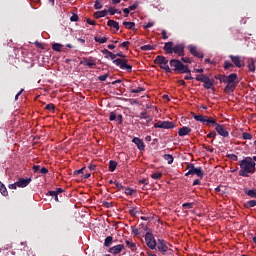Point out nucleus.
Here are the masks:
<instances>
[{
	"mask_svg": "<svg viewBox=\"0 0 256 256\" xmlns=\"http://www.w3.org/2000/svg\"><path fill=\"white\" fill-rule=\"evenodd\" d=\"M106 11H107V13H109L110 15H114V14H116V13H118L119 15L122 14L121 11H119L118 9H114V8H109V9L106 10Z\"/></svg>",
	"mask_w": 256,
	"mask_h": 256,
	"instance_id": "c03bdc74",
	"label": "nucleus"
},
{
	"mask_svg": "<svg viewBox=\"0 0 256 256\" xmlns=\"http://www.w3.org/2000/svg\"><path fill=\"white\" fill-rule=\"evenodd\" d=\"M101 52L103 55H105V58H109L110 53H112L111 51H109L107 49H103Z\"/></svg>",
	"mask_w": 256,
	"mask_h": 256,
	"instance_id": "052dcab7",
	"label": "nucleus"
},
{
	"mask_svg": "<svg viewBox=\"0 0 256 256\" xmlns=\"http://www.w3.org/2000/svg\"><path fill=\"white\" fill-rule=\"evenodd\" d=\"M116 57H117V54H114L112 52L109 53V58L112 60V63H114L116 66H118L122 70H127L128 72H132V66L127 64L128 60L124 58L116 59Z\"/></svg>",
	"mask_w": 256,
	"mask_h": 256,
	"instance_id": "7ed1b4c3",
	"label": "nucleus"
},
{
	"mask_svg": "<svg viewBox=\"0 0 256 256\" xmlns=\"http://www.w3.org/2000/svg\"><path fill=\"white\" fill-rule=\"evenodd\" d=\"M79 20V16L77 14H72V17H70V21L77 22Z\"/></svg>",
	"mask_w": 256,
	"mask_h": 256,
	"instance_id": "e2e57ef3",
	"label": "nucleus"
},
{
	"mask_svg": "<svg viewBox=\"0 0 256 256\" xmlns=\"http://www.w3.org/2000/svg\"><path fill=\"white\" fill-rule=\"evenodd\" d=\"M229 58L231 60V62L237 67V68H241L242 66H244V60H242L241 56H234V55H229Z\"/></svg>",
	"mask_w": 256,
	"mask_h": 256,
	"instance_id": "9b49d317",
	"label": "nucleus"
},
{
	"mask_svg": "<svg viewBox=\"0 0 256 256\" xmlns=\"http://www.w3.org/2000/svg\"><path fill=\"white\" fill-rule=\"evenodd\" d=\"M94 41L97 43L103 44L108 41V38L107 37L100 38L98 36H94Z\"/></svg>",
	"mask_w": 256,
	"mask_h": 256,
	"instance_id": "473e14b6",
	"label": "nucleus"
},
{
	"mask_svg": "<svg viewBox=\"0 0 256 256\" xmlns=\"http://www.w3.org/2000/svg\"><path fill=\"white\" fill-rule=\"evenodd\" d=\"M145 243H146V246L150 250H155L156 249L157 242H156V239H155L153 233H151V232H146L145 233Z\"/></svg>",
	"mask_w": 256,
	"mask_h": 256,
	"instance_id": "0eeeda50",
	"label": "nucleus"
},
{
	"mask_svg": "<svg viewBox=\"0 0 256 256\" xmlns=\"http://www.w3.org/2000/svg\"><path fill=\"white\" fill-rule=\"evenodd\" d=\"M48 195H50V197H54V200H56V202H61L57 191H48Z\"/></svg>",
	"mask_w": 256,
	"mask_h": 256,
	"instance_id": "2f4dec72",
	"label": "nucleus"
},
{
	"mask_svg": "<svg viewBox=\"0 0 256 256\" xmlns=\"http://www.w3.org/2000/svg\"><path fill=\"white\" fill-rule=\"evenodd\" d=\"M142 91H145V89L142 87H138L137 89H131L130 93H142Z\"/></svg>",
	"mask_w": 256,
	"mask_h": 256,
	"instance_id": "5fc2aeb1",
	"label": "nucleus"
},
{
	"mask_svg": "<svg viewBox=\"0 0 256 256\" xmlns=\"http://www.w3.org/2000/svg\"><path fill=\"white\" fill-rule=\"evenodd\" d=\"M55 109H56V106L52 103L47 104L46 107H45V110L50 111L51 113H54Z\"/></svg>",
	"mask_w": 256,
	"mask_h": 256,
	"instance_id": "58836bf2",
	"label": "nucleus"
},
{
	"mask_svg": "<svg viewBox=\"0 0 256 256\" xmlns=\"http://www.w3.org/2000/svg\"><path fill=\"white\" fill-rule=\"evenodd\" d=\"M116 121H118V125H123V115L122 114H116Z\"/></svg>",
	"mask_w": 256,
	"mask_h": 256,
	"instance_id": "603ef678",
	"label": "nucleus"
},
{
	"mask_svg": "<svg viewBox=\"0 0 256 256\" xmlns=\"http://www.w3.org/2000/svg\"><path fill=\"white\" fill-rule=\"evenodd\" d=\"M49 173V170L46 167L40 168V174L47 175Z\"/></svg>",
	"mask_w": 256,
	"mask_h": 256,
	"instance_id": "680f3d73",
	"label": "nucleus"
},
{
	"mask_svg": "<svg viewBox=\"0 0 256 256\" xmlns=\"http://www.w3.org/2000/svg\"><path fill=\"white\" fill-rule=\"evenodd\" d=\"M161 35L163 40H167L169 38L166 30H162Z\"/></svg>",
	"mask_w": 256,
	"mask_h": 256,
	"instance_id": "338daca9",
	"label": "nucleus"
},
{
	"mask_svg": "<svg viewBox=\"0 0 256 256\" xmlns=\"http://www.w3.org/2000/svg\"><path fill=\"white\" fill-rule=\"evenodd\" d=\"M85 167H82L81 169L74 170L73 175L78 176L84 173Z\"/></svg>",
	"mask_w": 256,
	"mask_h": 256,
	"instance_id": "3c124183",
	"label": "nucleus"
},
{
	"mask_svg": "<svg viewBox=\"0 0 256 256\" xmlns=\"http://www.w3.org/2000/svg\"><path fill=\"white\" fill-rule=\"evenodd\" d=\"M185 48H186L185 44L179 43V44L174 45V42H172V41L164 43V46H163V50L167 54H173L174 53V54H177L180 57L185 56Z\"/></svg>",
	"mask_w": 256,
	"mask_h": 256,
	"instance_id": "f03ea898",
	"label": "nucleus"
},
{
	"mask_svg": "<svg viewBox=\"0 0 256 256\" xmlns=\"http://www.w3.org/2000/svg\"><path fill=\"white\" fill-rule=\"evenodd\" d=\"M215 131L220 135L221 137H229L230 133L227 130V128L223 124H219L218 122L214 125Z\"/></svg>",
	"mask_w": 256,
	"mask_h": 256,
	"instance_id": "1a4fd4ad",
	"label": "nucleus"
},
{
	"mask_svg": "<svg viewBox=\"0 0 256 256\" xmlns=\"http://www.w3.org/2000/svg\"><path fill=\"white\" fill-rule=\"evenodd\" d=\"M126 246L131 250L134 251L136 249V243L130 242L129 240L125 241Z\"/></svg>",
	"mask_w": 256,
	"mask_h": 256,
	"instance_id": "f704fd0d",
	"label": "nucleus"
},
{
	"mask_svg": "<svg viewBox=\"0 0 256 256\" xmlns=\"http://www.w3.org/2000/svg\"><path fill=\"white\" fill-rule=\"evenodd\" d=\"M18 184L17 182H14L13 184L8 185V189L10 190H17Z\"/></svg>",
	"mask_w": 256,
	"mask_h": 256,
	"instance_id": "bf43d9fd",
	"label": "nucleus"
},
{
	"mask_svg": "<svg viewBox=\"0 0 256 256\" xmlns=\"http://www.w3.org/2000/svg\"><path fill=\"white\" fill-rule=\"evenodd\" d=\"M195 205L194 202H186L182 204L183 209L191 210L193 209V206Z\"/></svg>",
	"mask_w": 256,
	"mask_h": 256,
	"instance_id": "7c9ffc66",
	"label": "nucleus"
},
{
	"mask_svg": "<svg viewBox=\"0 0 256 256\" xmlns=\"http://www.w3.org/2000/svg\"><path fill=\"white\" fill-rule=\"evenodd\" d=\"M242 139L251 140V139H253V135L251 133H248V132H243L242 133Z\"/></svg>",
	"mask_w": 256,
	"mask_h": 256,
	"instance_id": "79ce46f5",
	"label": "nucleus"
},
{
	"mask_svg": "<svg viewBox=\"0 0 256 256\" xmlns=\"http://www.w3.org/2000/svg\"><path fill=\"white\" fill-rule=\"evenodd\" d=\"M163 177V173L155 172L151 174V179L153 180H160Z\"/></svg>",
	"mask_w": 256,
	"mask_h": 256,
	"instance_id": "c756f323",
	"label": "nucleus"
},
{
	"mask_svg": "<svg viewBox=\"0 0 256 256\" xmlns=\"http://www.w3.org/2000/svg\"><path fill=\"white\" fill-rule=\"evenodd\" d=\"M107 14H108V11H107V10H102V11H97V12H95V13L93 14V16H94L95 19H99V18H101V17L107 16Z\"/></svg>",
	"mask_w": 256,
	"mask_h": 256,
	"instance_id": "5701e85b",
	"label": "nucleus"
},
{
	"mask_svg": "<svg viewBox=\"0 0 256 256\" xmlns=\"http://www.w3.org/2000/svg\"><path fill=\"white\" fill-rule=\"evenodd\" d=\"M140 49L142 51H151V50H155L156 47L155 46H152V45H144V46H141Z\"/></svg>",
	"mask_w": 256,
	"mask_h": 256,
	"instance_id": "e433bc0d",
	"label": "nucleus"
},
{
	"mask_svg": "<svg viewBox=\"0 0 256 256\" xmlns=\"http://www.w3.org/2000/svg\"><path fill=\"white\" fill-rule=\"evenodd\" d=\"M206 78H207V75H205V74L196 75L195 81H200V83H203V81H204Z\"/></svg>",
	"mask_w": 256,
	"mask_h": 256,
	"instance_id": "a19ab883",
	"label": "nucleus"
},
{
	"mask_svg": "<svg viewBox=\"0 0 256 256\" xmlns=\"http://www.w3.org/2000/svg\"><path fill=\"white\" fill-rule=\"evenodd\" d=\"M192 132V129L188 126H183L178 130L179 137H185V135H189Z\"/></svg>",
	"mask_w": 256,
	"mask_h": 256,
	"instance_id": "a211bd4d",
	"label": "nucleus"
},
{
	"mask_svg": "<svg viewBox=\"0 0 256 256\" xmlns=\"http://www.w3.org/2000/svg\"><path fill=\"white\" fill-rule=\"evenodd\" d=\"M117 166H118V163L116 161L110 160L109 165H108L109 172H111V173L115 172Z\"/></svg>",
	"mask_w": 256,
	"mask_h": 256,
	"instance_id": "4be33fe9",
	"label": "nucleus"
},
{
	"mask_svg": "<svg viewBox=\"0 0 256 256\" xmlns=\"http://www.w3.org/2000/svg\"><path fill=\"white\" fill-rule=\"evenodd\" d=\"M0 193H1L4 197H7V196H8L7 188L5 187V185H4L3 183L0 184Z\"/></svg>",
	"mask_w": 256,
	"mask_h": 256,
	"instance_id": "72a5a7b5",
	"label": "nucleus"
},
{
	"mask_svg": "<svg viewBox=\"0 0 256 256\" xmlns=\"http://www.w3.org/2000/svg\"><path fill=\"white\" fill-rule=\"evenodd\" d=\"M189 52L191 55L197 57V58H204V54L201 53V51L198 49V47L194 46V45H189Z\"/></svg>",
	"mask_w": 256,
	"mask_h": 256,
	"instance_id": "f8f14e48",
	"label": "nucleus"
},
{
	"mask_svg": "<svg viewBox=\"0 0 256 256\" xmlns=\"http://www.w3.org/2000/svg\"><path fill=\"white\" fill-rule=\"evenodd\" d=\"M153 62L157 65H160V68L165 70L166 72H169V73L172 72V69L170 68V66L168 64L169 60L166 57H164L162 55H158L155 57Z\"/></svg>",
	"mask_w": 256,
	"mask_h": 256,
	"instance_id": "423d86ee",
	"label": "nucleus"
},
{
	"mask_svg": "<svg viewBox=\"0 0 256 256\" xmlns=\"http://www.w3.org/2000/svg\"><path fill=\"white\" fill-rule=\"evenodd\" d=\"M176 125L171 121H162V129H175Z\"/></svg>",
	"mask_w": 256,
	"mask_h": 256,
	"instance_id": "412c9836",
	"label": "nucleus"
},
{
	"mask_svg": "<svg viewBox=\"0 0 256 256\" xmlns=\"http://www.w3.org/2000/svg\"><path fill=\"white\" fill-rule=\"evenodd\" d=\"M138 6H139V3L136 2L133 5L129 6V10L134 11V10H136L138 8Z\"/></svg>",
	"mask_w": 256,
	"mask_h": 256,
	"instance_id": "0e129e2a",
	"label": "nucleus"
},
{
	"mask_svg": "<svg viewBox=\"0 0 256 256\" xmlns=\"http://www.w3.org/2000/svg\"><path fill=\"white\" fill-rule=\"evenodd\" d=\"M154 25H155L154 22H148L146 25L143 26V28L148 29V28L153 27Z\"/></svg>",
	"mask_w": 256,
	"mask_h": 256,
	"instance_id": "774afa93",
	"label": "nucleus"
},
{
	"mask_svg": "<svg viewBox=\"0 0 256 256\" xmlns=\"http://www.w3.org/2000/svg\"><path fill=\"white\" fill-rule=\"evenodd\" d=\"M240 170L238 175L243 178H249L256 173V161L254 157H245L239 161ZM250 174V175H249Z\"/></svg>",
	"mask_w": 256,
	"mask_h": 256,
	"instance_id": "f257e3e1",
	"label": "nucleus"
},
{
	"mask_svg": "<svg viewBox=\"0 0 256 256\" xmlns=\"http://www.w3.org/2000/svg\"><path fill=\"white\" fill-rule=\"evenodd\" d=\"M194 175H196L199 179H203L205 176V173L203 172L202 167H198L193 170H188V172L185 174V177L194 176Z\"/></svg>",
	"mask_w": 256,
	"mask_h": 256,
	"instance_id": "9d476101",
	"label": "nucleus"
},
{
	"mask_svg": "<svg viewBox=\"0 0 256 256\" xmlns=\"http://www.w3.org/2000/svg\"><path fill=\"white\" fill-rule=\"evenodd\" d=\"M227 158L234 162L238 161V156L236 154H227Z\"/></svg>",
	"mask_w": 256,
	"mask_h": 256,
	"instance_id": "09e8293b",
	"label": "nucleus"
},
{
	"mask_svg": "<svg viewBox=\"0 0 256 256\" xmlns=\"http://www.w3.org/2000/svg\"><path fill=\"white\" fill-rule=\"evenodd\" d=\"M245 209H251L256 207V200H249L243 204Z\"/></svg>",
	"mask_w": 256,
	"mask_h": 256,
	"instance_id": "b1692460",
	"label": "nucleus"
},
{
	"mask_svg": "<svg viewBox=\"0 0 256 256\" xmlns=\"http://www.w3.org/2000/svg\"><path fill=\"white\" fill-rule=\"evenodd\" d=\"M163 159L167 161L168 165H172L174 163V157L171 154H164Z\"/></svg>",
	"mask_w": 256,
	"mask_h": 256,
	"instance_id": "bb28decb",
	"label": "nucleus"
},
{
	"mask_svg": "<svg viewBox=\"0 0 256 256\" xmlns=\"http://www.w3.org/2000/svg\"><path fill=\"white\" fill-rule=\"evenodd\" d=\"M113 243V237L112 236H107L105 239H104V246L106 248H110L111 245Z\"/></svg>",
	"mask_w": 256,
	"mask_h": 256,
	"instance_id": "c85d7f7f",
	"label": "nucleus"
},
{
	"mask_svg": "<svg viewBox=\"0 0 256 256\" xmlns=\"http://www.w3.org/2000/svg\"><path fill=\"white\" fill-rule=\"evenodd\" d=\"M191 115L193 119H195V121H199V123H201L202 125H217V120L211 116L197 115L195 113H191Z\"/></svg>",
	"mask_w": 256,
	"mask_h": 256,
	"instance_id": "39448f33",
	"label": "nucleus"
},
{
	"mask_svg": "<svg viewBox=\"0 0 256 256\" xmlns=\"http://www.w3.org/2000/svg\"><path fill=\"white\" fill-rule=\"evenodd\" d=\"M216 137H217L216 131H211L210 133L207 134L208 139H215Z\"/></svg>",
	"mask_w": 256,
	"mask_h": 256,
	"instance_id": "8fccbe9b",
	"label": "nucleus"
},
{
	"mask_svg": "<svg viewBox=\"0 0 256 256\" xmlns=\"http://www.w3.org/2000/svg\"><path fill=\"white\" fill-rule=\"evenodd\" d=\"M235 89H236L235 84H227L224 88V92L225 93H234Z\"/></svg>",
	"mask_w": 256,
	"mask_h": 256,
	"instance_id": "393cba45",
	"label": "nucleus"
},
{
	"mask_svg": "<svg viewBox=\"0 0 256 256\" xmlns=\"http://www.w3.org/2000/svg\"><path fill=\"white\" fill-rule=\"evenodd\" d=\"M155 129H163V121H158L154 124Z\"/></svg>",
	"mask_w": 256,
	"mask_h": 256,
	"instance_id": "6e6d98bb",
	"label": "nucleus"
},
{
	"mask_svg": "<svg viewBox=\"0 0 256 256\" xmlns=\"http://www.w3.org/2000/svg\"><path fill=\"white\" fill-rule=\"evenodd\" d=\"M245 195H247L251 199H256V189H244Z\"/></svg>",
	"mask_w": 256,
	"mask_h": 256,
	"instance_id": "aec40b11",
	"label": "nucleus"
},
{
	"mask_svg": "<svg viewBox=\"0 0 256 256\" xmlns=\"http://www.w3.org/2000/svg\"><path fill=\"white\" fill-rule=\"evenodd\" d=\"M132 143L134 145H136L137 149L142 152L145 151V143L142 139L138 138V137H134L132 138Z\"/></svg>",
	"mask_w": 256,
	"mask_h": 256,
	"instance_id": "ddd939ff",
	"label": "nucleus"
},
{
	"mask_svg": "<svg viewBox=\"0 0 256 256\" xmlns=\"http://www.w3.org/2000/svg\"><path fill=\"white\" fill-rule=\"evenodd\" d=\"M129 45H130L129 41H124V42L119 44V47H123V48L129 49Z\"/></svg>",
	"mask_w": 256,
	"mask_h": 256,
	"instance_id": "4d7b16f0",
	"label": "nucleus"
},
{
	"mask_svg": "<svg viewBox=\"0 0 256 256\" xmlns=\"http://www.w3.org/2000/svg\"><path fill=\"white\" fill-rule=\"evenodd\" d=\"M181 61H183L184 63H192L191 58H189V57H184V56H182Z\"/></svg>",
	"mask_w": 256,
	"mask_h": 256,
	"instance_id": "69168bd1",
	"label": "nucleus"
},
{
	"mask_svg": "<svg viewBox=\"0 0 256 256\" xmlns=\"http://www.w3.org/2000/svg\"><path fill=\"white\" fill-rule=\"evenodd\" d=\"M62 48H63L62 44H59V43L52 44V50H54V51L60 52L62 50Z\"/></svg>",
	"mask_w": 256,
	"mask_h": 256,
	"instance_id": "4c0bfd02",
	"label": "nucleus"
},
{
	"mask_svg": "<svg viewBox=\"0 0 256 256\" xmlns=\"http://www.w3.org/2000/svg\"><path fill=\"white\" fill-rule=\"evenodd\" d=\"M31 181V178H20L18 181H16V185H18V188H26L31 183Z\"/></svg>",
	"mask_w": 256,
	"mask_h": 256,
	"instance_id": "dca6fc26",
	"label": "nucleus"
},
{
	"mask_svg": "<svg viewBox=\"0 0 256 256\" xmlns=\"http://www.w3.org/2000/svg\"><path fill=\"white\" fill-rule=\"evenodd\" d=\"M117 112L113 111L109 113V121H116Z\"/></svg>",
	"mask_w": 256,
	"mask_h": 256,
	"instance_id": "49530a36",
	"label": "nucleus"
},
{
	"mask_svg": "<svg viewBox=\"0 0 256 256\" xmlns=\"http://www.w3.org/2000/svg\"><path fill=\"white\" fill-rule=\"evenodd\" d=\"M124 249V245L123 244H118L115 245L113 247H111L108 252L112 255H118L122 252V250Z\"/></svg>",
	"mask_w": 256,
	"mask_h": 256,
	"instance_id": "4468645a",
	"label": "nucleus"
},
{
	"mask_svg": "<svg viewBox=\"0 0 256 256\" xmlns=\"http://www.w3.org/2000/svg\"><path fill=\"white\" fill-rule=\"evenodd\" d=\"M169 64L171 67H173V70L175 72H179V73H190L191 72L189 66L184 65L182 63V61H180L179 59H171L169 61Z\"/></svg>",
	"mask_w": 256,
	"mask_h": 256,
	"instance_id": "20e7f679",
	"label": "nucleus"
},
{
	"mask_svg": "<svg viewBox=\"0 0 256 256\" xmlns=\"http://www.w3.org/2000/svg\"><path fill=\"white\" fill-rule=\"evenodd\" d=\"M103 5L101 4V2L99 0H95L94 2V9L99 10L102 9Z\"/></svg>",
	"mask_w": 256,
	"mask_h": 256,
	"instance_id": "de8ad7c7",
	"label": "nucleus"
},
{
	"mask_svg": "<svg viewBox=\"0 0 256 256\" xmlns=\"http://www.w3.org/2000/svg\"><path fill=\"white\" fill-rule=\"evenodd\" d=\"M132 234L138 236L139 229L136 226H131Z\"/></svg>",
	"mask_w": 256,
	"mask_h": 256,
	"instance_id": "13d9d810",
	"label": "nucleus"
},
{
	"mask_svg": "<svg viewBox=\"0 0 256 256\" xmlns=\"http://www.w3.org/2000/svg\"><path fill=\"white\" fill-rule=\"evenodd\" d=\"M79 64L93 68L94 66H96V61L91 58L84 57Z\"/></svg>",
	"mask_w": 256,
	"mask_h": 256,
	"instance_id": "2eb2a0df",
	"label": "nucleus"
},
{
	"mask_svg": "<svg viewBox=\"0 0 256 256\" xmlns=\"http://www.w3.org/2000/svg\"><path fill=\"white\" fill-rule=\"evenodd\" d=\"M248 69L251 72H255L256 71V65H255V60L253 58L248 60Z\"/></svg>",
	"mask_w": 256,
	"mask_h": 256,
	"instance_id": "a878e982",
	"label": "nucleus"
},
{
	"mask_svg": "<svg viewBox=\"0 0 256 256\" xmlns=\"http://www.w3.org/2000/svg\"><path fill=\"white\" fill-rule=\"evenodd\" d=\"M108 77H109L108 73L100 75V76H98V81H106L108 79Z\"/></svg>",
	"mask_w": 256,
	"mask_h": 256,
	"instance_id": "864d4df0",
	"label": "nucleus"
},
{
	"mask_svg": "<svg viewBox=\"0 0 256 256\" xmlns=\"http://www.w3.org/2000/svg\"><path fill=\"white\" fill-rule=\"evenodd\" d=\"M124 193H125V195H127V196H133V194L135 193V190H134V189H131V188H125Z\"/></svg>",
	"mask_w": 256,
	"mask_h": 256,
	"instance_id": "a18cd8bd",
	"label": "nucleus"
},
{
	"mask_svg": "<svg viewBox=\"0 0 256 256\" xmlns=\"http://www.w3.org/2000/svg\"><path fill=\"white\" fill-rule=\"evenodd\" d=\"M107 26L112 27V28H114L116 30L120 29L119 23L114 21V20H108L107 21Z\"/></svg>",
	"mask_w": 256,
	"mask_h": 256,
	"instance_id": "cd10ccee",
	"label": "nucleus"
},
{
	"mask_svg": "<svg viewBox=\"0 0 256 256\" xmlns=\"http://www.w3.org/2000/svg\"><path fill=\"white\" fill-rule=\"evenodd\" d=\"M123 26L127 29H134L136 24L134 22H123Z\"/></svg>",
	"mask_w": 256,
	"mask_h": 256,
	"instance_id": "c9c22d12",
	"label": "nucleus"
},
{
	"mask_svg": "<svg viewBox=\"0 0 256 256\" xmlns=\"http://www.w3.org/2000/svg\"><path fill=\"white\" fill-rule=\"evenodd\" d=\"M223 67L225 70H229L230 68L234 67V64L231 63L230 61L226 60V61H224Z\"/></svg>",
	"mask_w": 256,
	"mask_h": 256,
	"instance_id": "37998d69",
	"label": "nucleus"
},
{
	"mask_svg": "<svg viewBox=\"0 0 256 256\" xmlns=\"http://www.w3.org/2000/svg\"><path fill=\"white\" fill-rule=\"evenodd\" d=\"M238 79L237 73H231L227 76V85H233L235 81Z\"/></svg>",
	"mask_w": 256,
	"mask_h": 256,
	"instance_id": "6ab92c4d",
	"label": "nucleus"
},
{
	"mask_svg": "<svg viewBox=\"0 0 256 256\" xmlns=\"http://www.w3.org/2000/svg\"><path fill=\"white\" fill-rule=\"evenodd\" d=\"M204 89H212L215 85V80L210 79L208 76H206L205 80L202 82Z\"/></svg>",
	"mask_w": 256,
	"mask_h": 256,
	"instance_id": "f3484780",
	"label": "nucleus"
},
{
	"mask_svg": "<svg viewBox=\"0 0 256 256\" xmlns=\"http://www.w3.org/2000/svg\"><path fill=\"white\" fill-rule=\"evenodd\" d=\"M156 248L163 255H165L169 250L167 242L164 239H157Z\"/></svg>",
	"mask_w": 256,
	"mask_h": 256,
	"instance_id": "6e6552de",
	"label": "nucleus"
},
{
	"mask_svg": "<svg viewBox=\"0 0 256 256\" xmlns=\"http://www.w3.org/2000/svg\"><path fill=\"white\" fill-rule=\"evenodd\" d=\"M129 214L132 217H136L138 214H140V211L138 210V208H132L129 210Z\"/></svg>",
	"mask_w": 256,
	"mask_h": 256,
	"instance_id": "ea45409f",
	"label": "nucleus"
}]
</instances>
